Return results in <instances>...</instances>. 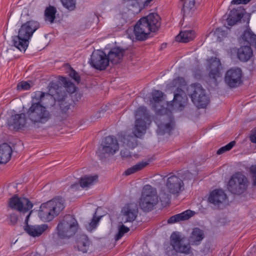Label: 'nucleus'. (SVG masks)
Wrapping results in <instances>:
<instances>
[{
  "mask_svg": "<svg viewBox=\"0 0 256 256\" xmlns=\"http://www.w3.org/2000/svg\"><path fill=\"white\" fill-rule=\"evenodd\" d=\"M48 88L49 93L40 91L35 92L36 98L38 102H32L26 112L28 118L34 124H44L51 118V114L46 107L54 104L56 99L58 98L57 96L60 90L58 84L54 82H50Z\"/></svg>",
  "mask_w": 256,
  "mask_h": 256,
  "instance_id": "obj_1",
  "label": "nucleus"
},
{
  "mask_svg": "<svg viewBox=\"0 0 256 256\" xmlns=\"http://www.w3.org/2000/svg\"><path fill=\"white\" fill-rule=\"evenodd\" d=\"M136 120L133 130L134 136L121 134L120 140L124 146L131 148H134L137 144L136 138H141L146 132V126L144 120L147 118V110L144 106H140L136 113Z\"/></svg>",
  "mask_w": 256,
  "mask_h": 256,
  "instance_id": "obj_2",
  "label": "nucleus"
},
{
  "mask_svg": "<svg viewBox=\"0 0 256 256\" xmlns=\"http://www.w3.org/2000/svg\"><path fill=\"white\" fill-rule=\"evenodd\" d=\"M39 27L38 22L34 20H30L22 24L18 30V36L12 37L14 46L20 52H24L34 33Z\"/></svg>",
  "mask_w": 256,
  "mask_h": 256,
  "instance_id": "obj_3",
  "label": "nucleus"
},
{
  "mask_svg": "<svg viewBox=\"0 0 256 256\" xmlns=\"http://www.w3.org/2000/svg\"><path fill=\"white\" fill-rule=\"evenodd\" d=\"M170 244L173 249L167 251L168 256H196L186 239L178 232H174L170 236Z\"/></svg>",
  "mask_w": 256,
  "mask_h": 256,
  "instance_id": "obj_4",
  "label": "nucleus"
},
{
  "mask_svg": "<svg viewBox=\"0 0 256 256\" xmlns=\"http://www.w3.org/2000/svg\"><path fill=\"white\" fill-rule=\"evenodd\" d=\"M158 202L156 190L150 184L145 185L142 189L139 200L140 208L145 212L152 210Z\"/></svg>",
  "mask_w": 256,
  "mask_h": 256,
  "instance_id": "obj_5",
  "label": "nucleus"
},
{
  "mask_svg": "<svg viewBox=\"0 0 256 256\" xmlns=\"http://www.w3.org/2000/svg\"><path fill=\"white\" fill-rule=\"evenodd\" d=\"M170 84V87L176 88L172 102L173 110H182L188 102L187 96L183 90L185 88L186 82L183 78L178 77Z\"/></svg>",
  "mask_w": 256,
  "mask_h": 256,
  "instance_id": "obj_6",
  "label": "nucleus"
},
{
  "mask_svg": "<svg viewBox=\"0 0 256 256\" xmlns=\"http://www.w3.org/2000/svg\"><path fill=\"white\" fill-rule=\"evenodd\" d=\"M64 208L62 198H54L42 204L40 216L44 220L50 221L58 216Z\"/></svg>",
  "mask_w": 256,
  "mask_h": 256,
  "instance_id": "obj_7",
  "label": "nucleus"
},
{
  "mask_svg": "<svg viewBox=\"0 0 256 256\" xmlns=\"http://www.w3.org/2000/svg\"><path fill=\"white\" fill-rule=\"evenodd\" d=\"M56 228L60 238H69L76 234L78 229V224L72 216L68 214L60 222Z\"/></svg>",
  "mask_w": 256,
  "mask_h": 256,
  "instance_id": "obj_8",
  "label": "nucleus"
},
{
  "mask_svg": "<svg viewBox=\"0 0 256 256\" xmlns=\"http://www.w3.org/2000/svg\"><path fill=\"white\" fill-rule=\"evenodd\" d=\"M192 101L198 108H204L209 102V98L205 94L204 90L199 84H194L188 88Z\"/></svg>",
  "mask_w": 256,
  "mask_h": 256,
  "instance_id": "obj_9",
  "label": "nucleus"
},
{
  "mask_svg": "<svg viewBox=\"0 0 256 256\" xmlns=\"http://www.w3.org/2000/svg\"><path fill=\"white\" fill-rule=\"evenodd\" d=\"M166 186L168 190H162L160 193V199L162 202L168 203L170 200V194L179 192L184 186V183L178 176H172L168 178Z\"/></svg>",
  "mask_w": 256,
  "mask_h": 256,
  "instance_id": "obj_10",
  "label": "nucleus"
},
{
  "mask_svg": "<svg viewBox=\"0 0 256 256\" xmlns=\"http://www.w3.org/2000/svg\"><path fill=\"white\" fill-rule=\"evenodd\" d=\"M248 186L247 178L242 172H238L231 176L228 184V189L234 194H240L247 190Z\"/></svg>",
  "mask_w": 256,
  "mask_h": 256,
  "instance_id": "obj_11",
  "label": "nucleus"
},
{
  "mask_svg": "<svg viewBox=\"0 0 256 256\" xmlns=\"http://www.w3.org/2000/svg\"><path fill=\"white\" fill-rule=\"evenodd\" d=\"M8 206L12 209L22 213L28 212L33 206L32 204L28 199L19 198L16 195L9 200Z\"/></svg>",
  "mask_w": 256,
  "mask_h": 256,
  "instance_id": "obj_12",
  "label": "nucleus"
},
{
  "mask_svg": "<svg viewBox=\"0 0 256 256\" xmlns=\"http://www.w3.org/2000/svg\"><path fill=\"white\" fill-rule=\"evenodd\" d=\"M242 71L240 68H232L226 71L224 82L230 88H236L242 82Z\"/></svg>",
  "mask_w": 256,
  "mask_h": 256,
  "instance_id": "obj_13",
  "label": "nucleus"
},
{
  "mask_svg": "<svg viewBox=\"0 0 256 256\" xmlns=\"http://www.w3.org/2000/svg\"><path fill=\"white\" fill-rule=\"evenodd\" d=\"M90 64L92 67L102 70L106 68L109 62L105 52L100 50H96L91 55Z\"/></svg>",
  "mask_w": 256,
  "mask_h": 256,
  "instance_id": "obj_14",
  "label": "nucleus"
},
{
  "mask_svg": "<svg viewBox=\"0 0 256 256\" xmlns=\"http://www.w3.org/2000/svg\"><path fill=\"white\" fill-rule=\"evenodd\" d=\"M122 222L126 223L134 221L138 214L137 204L134 202L126 204L122 210Z\"/></svg>",
  "mask_w": 256,
  "mask_h": 256,
  "instance_id": "obj_15",
  "label": "nucleus"
},
{
  "mask_svg": "<svg viewBox=\"0 0 256 256\" xmlns=\"http://www.w3.org/2000/svg\"><path fill=\"white\" fill-rule=\"evenodd\" d=\"M32 211L26 216L25 223L26 225L24 226L25 231L30 236L33 237L39 236L48 228V226L46 224L40 225H29L28 221Z\"/></svg>",
  "mask_w": 256,
  "mask_h": 256,
  "instance_id": "obj_16",
  "label": "nucleus"
},
{
  "mask_svg": "<svg viewBox=\"0 0 256 256\" xmlns=\"http://www.w3.org/2000/svg\"><path fill=\"white\" fill-rule=\"evenodd\" d=\"M142 22L141 18L136 24L134 27V34L136 38L140 40H144L147 38L148 34L152 30L148 27V25Z\"/></svg>",
  "mask_w": 256,
  "mask_h": 256,
  "instance_id": "obj_17",
  "label": "nucleus"
},
{
  "mask_svg": "<svg viewBox=\"0 0 256 256\" xmlns=\"http://www.w3.org/2000/svg\"><path fill=\"white\" fill-rule=\"evenodd\" d=\"M158 128L157 132L158 134L163 135L166 133H169L173 128L174 122L173 118L170 116L166 120L164 116H162L156 122Z\"/></svg>",
  "mask_w": 256,
  "mask_h": 256,
  "instance_id": "obj_18",
  "label": "nucleus"
},
{
  "mask_svg": "<svg viewBox=\"0 0 256 256\" xmlns=\"http://www.w3.org/2000/svg\"><path fill=\"white\" fill-rule=\"evenodd\" d=\"M208 64L210 77L216 79L217 77L220 76V70L222 68L220 60L216 57H212L208 60Z\"/></svg>",
  "mask_w": 256,
  "mask_h": 256,
  "instance_id": "obj_19",
  "label": "nucleus"
},
{
  "mask_svg": "<svg viewBox=\"0 0 256 256\" xmlns=\"http://www.w3.org/2000/svg\"><path fill=\"white\" fill-rule=\"evenodd\" d=\"M26 114H24L12 115L8 120V125L10 129L18 130L24 127L26 124Z\"/></svg>",
  "mask_w": 256,
  "mask_h": 256,
  "instance_id": "obj_20",
  "label": "nucleus"
},
{
  "mask_svg": "<svg viewBox=\"0 0 256 256\" xmlns=\"http://www.w3.org/2000/svg\"><path fill=\"white\" fill-rule=\"evenodd\" d=\"M102 150L108 154H114L118 150L119 146L117 140L112 136L105 138L102 142Z\"/></svg>",
  "mask_w": 256,
  "mask_h": 256,
  "instance_id": "obj_21",
  "label": "nucleus"
},
{
  "mask_svg": "<svg viewBox=\"0 0 256 256\" xmlns=\"http://www.w3.org/2000/svg\"><path fill=\"white\" fill-rule=\"evenodd\" d=\"M160 17L156 13H150L148 16L142 18V22L148 25L152 32L157 30L160 26Z\"/></svg>",
  "mask_w": 256,
  "mask_h": 256,
  "instance_id": "obj_22",
  "label": "nucleus"
},
{
  "mask_svg": "<svg viewBox=\"0 0 256 256\" xmlns=\"http://www.w3.org/2000/svg\"><path fill=\"white\" fill-rule=\"evenodd\" d=\"M226 195L222 190H214L212 192L208 197V201L214 205H219L226 200Z\"/></svg>",
  "mask_w": 256,
  "mask_h": 256,
  "instance_id": "obj_23",
  "label": "nucleus"
},
{
  "mask_svg": "<svg viewBox=\"0 0 256 256\" xmlns=\"http://www.w3.org/2000/svg\"><path fill=\"white\" fill-rule=\"evenodd\" d=\"M123 56L124 50L118 47L112 48L107 55L108 62H111L112 64L119 63Z\"/></svg>",
  "mask_w": 256,
  "mask_h": 256,
  "instance_id": "obj_24",
  "label": "nucleus"
},
{
  "mask_svg": "<svg viewBox=\"0 0 256 256\" xmlns=\"http://www.w3.org/2000/svg\"><path fill=\"white\" fill-rule=\"evenodd\" d=\"M12 153V148L7 144L4 143L0 145V164H6L11 158Z\"/></svg>",
  "mask_w": 256,
  "mask_h": 256,
  "instance_id": "obj_25",
  "label": "nucleus"
},
{
  "mask_svg": "<svg viewBox=\"0 0 256 256\" xmlns=\"http://www.w3.org/2000/svg\"><path fill=\"white\" fill-rule=\"evenodd\" d=\"M194 214V212L191 210H186L180 214L172 216L168 220V224H174L180 221L185 220L189 219Z\"/></svg>",
  "mask_w": 256,
  "mask_h": 256,
  "instance_id": "obj_26",
  "label": "nucleus"
},
{
  "mask_svg": "<svg viewBox=\"0 0 256 256\" xmlns=\"http://www.w3.org/2000/svg\"><path fill=\"white\" fill-rule=\"evenodd\" d=\"M253 54L250 46H241L238 49L237 55L238 58L241 60L246 62L250 59Z\"/></svg>",
  "mask_w": 256,
  "mask_h": 256,
  "instance_id": "obj_27",
  "label": "nucleus"
},
{
  "mask_svg": "<svg viewBox=\"0 0 256 256\" xmlns=\"http://www.w3.org/2000/svg\"><path fill=\"white\" fill-rule=\"evenodd\" d=\"M195 37V32L192 30H182L176 36V40L179 42H188Z\"/></svg>",
  "mask_w": 256,
  "mask_h": 256,
  "instance_id": "obj_28",
  "label": "nucleus"
},
{
  "mask_svg": "<svg viewBox=\"0 0 256 256\" xmlns=\"http://www.w3.org/2000/svg\"><path fill=\"white\" fill-rule=\"evenodd\" d=\"M98 180V177L96 175L85 176L80 180V185L82 188H88L95 184Z\"/></svg>",
  "mask_w": 256,
  "mask_h": 256,
  "instance_id": "obj_29",
  "label": "nucleus"
},
{
  "mask_svg": "<svg viewBox=\"0 0 256 256\" xmlns=\"http://www.w3.org/2000/svg\"><path fill=\"white\" fill-rule=\"evenodd\" d=\"M242 18V14L236 10H230L226 20L228 25L232 26L235 24Z\"/></svg>",
  "mask_w": 256,
  "mask_h": 256,
  "instance_id": "obj_30",
  "label": "nucleus"
},
{
  "mask_svg": "<svg viewBox=\"0 0 256 256\" xmlns=\"http://www.w3.org/2000/svg\"><path fill=\"white\" fill-rule=\"evenodd\" d=\"M126 6L129 7L130 10L134 13L138 14L141 11L142 7L140 6L141 0H124Z\"/></svg>",
  "mask_w": 256,
  "mask_h": 256,
  "instance_id": "obj_31",
  "label": "nucleus"
},
{
  "mask_svg": "<svg viewBox=\"0 0 256 256\" xmlns=\"http://www.w3.org/2000/svg\"><path fill=\"white\" fill-rule=\"evenodd\" d=\"M90 246V240L88 238L83 236L80 238L77 242V247L79 251L86 252Z\"/></svg>",
  "mask_w": 256,
  "mask_h": 256,
  "instance_id": "obj_32",
  "label": "nucleus"
},
{
  "mask_svg": "<svg viewBox=\"0 0 256 256\" xmlns=\"http://www.w3.org/2000/svg\"><path fill=\"white\" fill-rule=\"evenodd\" d=\"M240 40L253 44L254 42L256 40V35L251 30H246L241 36Z\"/></svg>",
  "mask_w": 256,
  "mask_h": 256,
  "instance_id": "obj_33",
  "label": "nucleus"
},
{
  "mask_svg": "<svg viewBox=\"0 0 256 256\" xmlns=\"http://www.w3.org/2000/svg\"><path fill=\"white\" fill-rule=\"evenodd\" d=\"M148 162L146 161H142L138 162L136 164L133 166L131 168H128L125 172L124 174L126 176H129L136 172L146 167L148 165Z\"/></svg>",
  "mask_w": 256,
  "mask_h": 256,
  "instance_id": "obj_34",
  "label": "nucleus"
},
{
  "mask_svg": "<svg viewBox=\"0 0 256 256\" xmlns=\"http://www.w3.org/2000/svg\"><path fill=\"white\" fill-rule=\"evenodd\" d=\"M203 238V232L198 228H194L190 236V242L196 244L197 242L201 241Z\"/></svg>",
  "mask_w": 256,
  "mask_h": 256,
  "instance_id": "obj_35",
  "label": "nucleus"
},
{
  "mask_svg": "<svg viewBox=\"0 0 256 256\" xmlns=\"http://www.w3.org/2000/svg\"><path fill=\"white\" fill-rule=\"evenodd\" d=\"M59 80L64 85L66 91L69 93H74L76 90L74 84L68 80L65 77L60 76Z\"/></svg>",
  "mask_w": 256,
  "mask_h": 256,
  "instance_id": "obj_36",
  "label": "nucleus"
},
{
  "mask_svg": "<svg viewBox=\"0 0 256 256\" xmlns=\"http://www.w3.org/2000/svg\"><path fill=\"white\" fill-rule=\"evenodd\" d=\"M184 1V5L182 10L184 15L188 14L194 8L195 4L194 0H182Z\"/></svg>",
  "mask_w": 256,
  "mask_h": 256,
  "instance_id": "obj_37",
  "label": "nucleus"
},
{
  "mask_svg": "<svg viewBox=\"0 0 256 256\" xmlns=\"http://www.w3.org/2000/svg\"><path fill=\"white\" fill-rule=\"evenodd\" d=\"M56 10L54 6H50L45 10L46 20L51 23L53 22L55 18Z\"/></svg>",
  "mask_w": 256,
  "mask_h": 256,
  "instance_id": "obj_38",
  "label": "nucleus"
},
{
  "mask_svg": "<svg viewBox=\"0 0 256 256\" xmlns=\"http://www.w3.org/2000/svg\"><path fill=\"white\" fill-rule=\"evenodd\" d=\"M164 94L161 91L154 90L152 92V98L150 100L151 104L158 103L162 100Z\"/></svg>",
  "mask_w": 256,
  "mask_h": 256,
  "instance_id": "obj_39",
  "label": "nucleus"
},
{
  "mask_svg": "<svg viewBox=\"0 0 256 256\" xmlns=\"http://www.w3.org/2000/svg\"><path fill=\"white\" fill-rule=\"evenodd\" d=\"M235 144H236V142L234 141H232V142H230L226 145L220 148L218 150L216 154H222L226 152H228V151L230 150L233 148V146L235 145Z\"/></svg>",
  "mask_w": 256,
  "mask_h": 256,
  "instance_id": "obj_40",
  "label": "nucleus"
},
{
  "mask_svg": "<svg viewBox=\"0 0 256 256\" xmlns=\"http://www.w3.org/2000/svg\"><path fill=\"white\" fill-rule=\"evenodd\" d=\"M63 6L67 9L72 10L76 6L75 0H61Z\"/></svg>",
  "mask_w": 256,
  "mask_h": 256,
  "instance_id": "obj_41",
  "label": "nucleus"
},
{
  "mask_svg": "<svg viewBox=\"0 0 256 256\" xmlns=\"http://www.w3.org/2000/svg\"><path fill=\"white\" fill-rule=\"evenodd\" d=\"M130 230L128 228L122 224L118 228V232L116 236V240H118L122 238L125 233L128 232Z\"/></svg>",
  "mask_w": 256,
  "mask_h": 256,
  "instance_id": "obj_42",
  "label": "nucleus"
},
{
  "mask_svg": "<svg viewBox=\"0 0 256 256\" xmlns=\"http://www.w3.org/2000/svg\"><path fill=\"white\" fill-rule=\"evenodd\" d=\"M31 86L28 82L23 81L18 83L17 85V89L19 90H29Z\"/></svg>",
  "mask_w": 256,
  "mask_h": 256,
  "instance_id": "obj_43",
  "label": "nucleus"
},
{
  "mask_svg": "<svg viewBox=\"0 0 256 256\" xmlns=\"http://www.w3.org/2000/svg\"><path fill=\"white\" fill-rule=\"evenodd\" d=\"M100 220V218L94 217L90 222L89 223L88 226L87 227L88 230L90 231H91L92 230L96 228Z\"/></svg>",
  "mask_w": 256,
  "mask_h": 256,
  "instance_id": "obj_44",
  "label": "nucleus"
},
{
  "mask_svg": "<svg viewBox=\"0 0 256 256\" xmlns=\"http://www.w3.org/2000/svg\"><path fill=\"white\" fill-rule=\"evenodd\" d=\"M69 75L76 82H80V78L79 74L73 69L70 70Z\"/></svg>",
  "mask_w": 256,
  "mask_h": 256,
  "instance_id": "obj_45",
  "label": "nucleus"
},
{
  "mask_svg": "<svg viewBox=\"0 0 256 256\" xmlns=\"http://www.w3.org/2000/svg\"><path fill=\"white\" fill-rule=\"evenodd\" d=\"M250 172L252 174L253 184L256 186V166H252L250 168Z\"/></svg>",
  "mask_w": 256,
  "mask_h": 256,
  "instance_id": "obj_46",
  "label": "nucleus"
},
{
  "mask_svg": "<svg viewBox=\"0 0 256 256\" xmlns=\"http://www.w3.org/2000/svg\"><path fill=\"white\" fill-rule=\"evenodd\" d=\"M251 0H232V4H248Z\"/></svg>",
  "mask_w": 256,
  "mask_h": 256,
  "instance_id": "obj_47",
  "label": "nucleus"
},
{
  "mask_svg": "<svg viewBox=\"0 0 256 256\" xmlns=\"http://www.w3.org/2000/svg\"><path fill=\"white\" fill-rule=\"evenodd\" d=\"M10 224L12 225L15 224L18 221V216L15 214H11L9 216Z\"/></svg>",
  "mask_w": 256,
  "mask_h": 256,
  "instance_id": "obj_48",
  "label": "nucleus"
},
{
  "mask_svg": "<svg viewBox=\"0 0 256 256\" xmlns=\"http://www.w3.org/2000/svg\"><path fill=\"white\" fill-rule=\"evenodd\" d=\"M60 108L62 112H66L70 108V105L66 103L64 104V102H62L60 104Z\"/></svg>",
  "mask_w": 256,
  "mask_h": 256,
  "instance_id": "obj_49",
  "label": "nucleus"
},
{
  "mask_svg": "<svg viewBox=\"0 0 256 256\" xmlns=\"http://www.w3.org/2000/svg\"><path fill=\"white\" fill-rule=\"evenodd\" d=\"M120 154L122 157L127 158L130 156V152L128 150H121Z\"/></svg>",
  "mask_w": 256,
  "mask_h": 256,
  "instance_id": "obj_50",
  "label": "nucleus"
},
{
  "mask_svg": "<svg viewBox=\"0 0 256 256\" xmlns=\"http://www.w3.org/2000/svg\"><path fill=\"white\" fill-rule=\"evenodd\" d=\"M250 140L252 142L256 144V131L250 136Z\"/></svg>",
  "mask_w": 256,
  "mask_h": 256,
  "instance_id": "obj_51",
  "label": "nucleus"
},
{
  "mask_svg": "<svg viewBox=\"0 0 256 256\" xmlns=\"http://www.w3.org/2000/svg\"><path fill=\"white\" fill-rule=\"evenodd\" d=\"M152 0H146L145 2H144V6H148L149 4L152 1Z\"/></svg>",
  "mask_w": 256,
  "mask_h": 256,
  "instance_id": "obj_52",
  "label": "nucleus"
},
{
  "mask_svg": "<svg viewBox=\"0 0 256 256\" xmlns=\"http://www.w3.org/2000/svg\"><path fill=\"white\" fill-rule=\"evenodd\" d=\"M78 186V184H72V185L71 186V188H77V187Z\"/></svg>",
  "mask_w": 256,
  "mask_h": 256,
  "instance_id": "obj_53",
  "label": "nucleus"
},
{
  "mask_svg": "<svg viewBox=\"0 0 256 256\" xmlns=\"http://www.w3.org/2000/svg\"><path fill=\"white\" fill-rule=\"evenodd\" d=\"M152 108H154V110H156V106H155V105H154H154L152 106Z\"/></svg>",
  "mask_w": 256,
  "mask_h": 256,
  "instance_id": "obj_54",
  "label": "nucleus"
}]
</instances>
